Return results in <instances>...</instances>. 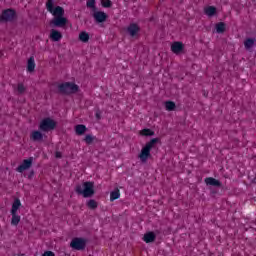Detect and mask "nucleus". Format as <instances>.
<instances>
[{
    "label": "nucleus",
    "mask_w": 256,
    "mask_h": 256,
    "mask_svg": "<svg viewBox=\"0 0 256 256\" xmlns=\"http://www.w3.org/2000/svg\"><path fill=\"white\" fill-rule=\"evenodd\" d=\"M57 127V122L50 117L44 118L39 124V131L47 133L53 131Z\"/></svg>",
    "instance_id": "423d86ee"
},
{
    "label": "nucleus",
    "mask_w": 256,
    "mask_h": 256,
    "mask_svg": "<svg viewBox=\"0 0 256 256\" xmlns=\"http://www.w3.org/2000/svg\"><path fill=\"white\" fill-rule=\"evenodd\" d=\"M142 239L145 243H155V239H157V234L153 231H149L144 234Z\"/></svg>",
    "instance_id": "dca6fc26"
},
{
    "label": "nucleus",
    "mask_w": 256,
    "mask_h": 256,
    "mask_svg": "<svg viewBox=\"0 0 256 256\" xmlns=\"http://www.w3.org/2000/svg\"><path fill=\"white\" fill-rule=\"evenodd\" d=\"M26 70L28 73H33L35 71V57L31 56L27 61Z\"/></svg>",
    "instance_id": "a211bd4d"
},
{
    "label": "nucleus",
    "mask_w": 256,
    "mask_h": 256,
    "mask_svg": "<svg viewBox=\"0 0 256 256\" xmlns=\"http://www.w3.org/2000/svg\"><path fill=\"white\" fill-rule=\"evenodd\" d=\"M204 13L208 17H214L217 14V8L215 6H208L204 9Z\"/></svg>",
    "instance_id": "412c9836"
},
{
    "label": "nucleus",
    "mask_w": 256,
    "mask_h": 256,
    "mask_svg": "<svg viewBox=\"0 0 256 256\" xmlns=\"http://www.w3.org/2000/svg\"><path fill=\"white\" fill-rule=\"evenodd\" d=\"M75 193H77V195H82L84 199L93 197V195H95V182L86 181L82 183V185H76Z\"/></svg>",
    "instance_id": "f257e3e1"
},
{
    "label": "nucleus",
    "mask_w": 256,
    "mask_h": 256,
    "mask_svg": "<svg viewBox=\"0 0 256 256\" xmlns=\"http://www.w3.org/2000/svg\"><path fill=\"white\" fill-rule=\"evenodd\" d=\"M92 17L94 18V20L96 21V23H105V21H107V17H109L107 15V13L103 12V11H94Z\"/></svg>",
    "instance_id": "f8f14e48"
},
{
    "label": "nucleus",
    "mask_w": 256,
    "mask_h": 256,
    "mask_svg": "<svg viewBox=\"0 0 256 256\" xmlns=\"http://www.w3.org/2000/svg\"><path fill=\"white\" fill-rule=\"evenodd\" d=\"M210 193H211V195H217V190H215V189H210Z\"/></svg>",
    "instance_id": "c9c22d12"
},
{
    "label": "nucleus",
    "mask_w": 256,
    "mask_h": 256,
    "mask_svg": "<svg viewBox=\"0 0 256 256\" xmlns=\"http://www.w3.org/2000/svg\"><path fill=\"white\" fill-rule=\"evenodd\" d=\"M33 157H29L28 159H24L21 163V165H19L16 168V171L18 173H23L24 171H27L28 169H31V167L33 166Z\"/></svg>",
    "instance_id": "1a4fd4ad"
},
{
    "label": "nucleus",
    "mask_w": 256,
    "mask_h": 256,
    "mask_svg": "<svg viewBox=\"0 0 256 256\" xmlns=\"http://www.w3.org/2000/svg\"><path fill=\"white\" fill-rule=\"evenodd\" d=\"M121 197V192L119 191V188H116L114 191L110 193V201H117Z\"/></svg>",
    "instance_id": "393cba45"
},
{
    "label": "nucleus",
    "mask_w": 256,
    "mask_h": 256,
    "mask_svg": "<svg viewBox=\"0 0 256 256\" xmlns=\"http://www.w3.org/2000/svg\"><path fill=\"white\" fill-rule=\"evenodd\" d=\"M35 177V170H31L28 174V179H33Z\"/></svg>",
    "instance_id": "72a5a7b5"
},
{
    "label": "nucleus",
    "mask_w": 256,
    "mask_h": 256,
    "mask_svg": "<svg viewBox=\"0 0 256 256\" xmlns=\"http://www.w3.org/2000/svg\"><path fill=\"white\" fill-rule=\"evenodd\" d=\"M97 139V137L91 135V134H87L83 141L85 142L86 145H93V141H95Z\"/></svg>",
    "instance_id": "a878e982"
},
{
    "label": "nucleus",
    "mask_w": 256,
    "mask_h": 256,
    "mask_svg": "<svg viewBox=\"0 0 256 256\" xmlns=\"http://www.w3.org/2000/svg\"><path fill=\"white\" fill-rule=\"evenodd\" d=\"M75 133L76 135H85V133H87V126L83 125V124H78L75 126Z\"/></svg>",
    "instance_id": "aec40b11"
},
{
    "label": "nucleus",
    "mask_w": 256,
    "mask_h": 256,
    "mask_svg": "<svg viewBox=\"0 0 256 256\" xmlns=\"http://www.w3.org/2000/svg\"><path fill=\"white\" fill-rule=\"evenodd\" d=\"M55 157L57 159H61V157H63V155L61 154V152H56Z\"/></svg>",
    "instance_id": "f704fd0d"
},
{
    "label": "nucleus",
    "mask_w": 256,
    "mask_h": 256,
    "mask_svg": "<svg viewBox=\"0 0 256 256\" xmlns=\"http://www.w3.org/2000/svg\"><path fill=\"white\" fill-rule=\"evenodd\" d=\"M255 42H256L255 38H246V40L244 41L245 49L247 51H249L250 49H253V47H255Z\"/></svg>",
    "instance_id": "6ab92c4d"
},
{
    "label": "nucleus",
    "mask_w": 256,
    "mask_h": 256,
    "mask_svg": "<svg viewBox=\"0 0 256 256\" xmlns=\"http://www.w3.org/2000/svg\"><path fill=\"white\" fill-rule=\"evenodd\" d=\"M55 0H48L46 2V9L53 17H63L65 15V9L61 6L54 7Z\"/></svg>",
    "instance_id": "20e7f679"
},
{
    "label": "nucleus",
    "mask_w": 256,
    "mask_h": 256,
    "mask_svg": "<svg viewBox=\"0 0 256 256\" xmlns=\"http://www.w3.org/2000/svg\"><path fill=\"white\" fill-rule=\"evenodd\" d=\"M50 39L51 41L58 42L63 39V34L58 30L52 29L50 31Z\"/></svg>",
    "instance_id": "f3484780"
},
{
    "label": "nucleus",
    "mask_w": 256,
    "mask_h": 256,
    "mask_svg": "<svg viewBox=\"0 0 256 256\" xmlns=\"http://www.w3.org/2000/svg\"><path fill=\"white\" fill-rule=\"evenodd\" d=\"M215 29L216 33L223 34L227 29V24H225V22H219L216 24Z\"/></svg>",
    "instance_id": "4be33fe9"
},
{
    "label": "nucleus",
    "mask_w": 256,
    "mask_h": 256,
    "mask_svg": "<svg viewBox=\"0 0 256 256\" xmlns=\"http://www.w3.org/2000/svg\"><path fill=\"white\" fill-rule=\"evenodd\" d=\"M95 0H87L86 2V7H88V9H92L93 12L97 11V6L95 5Z\"/></svg>",
    "instance_id": "c756f323"
},
{
    "label": "nucleus",
    "mask_w": 256,
    "mask_h": 256,
    "mask_svg": "<svg viewBox=\"0 0 256 256\" xmlns=\"http://www.w3.org/2000/svg\"><path fill=\"white\" fill-rule=\"evenodd\" d=\"M95 117L98 121L101 120V110H96Z\"/></svg>",
    "instance_id": "473e14b6"
},
{
    "label": "nucleus",
    "mask_w": 256,
    "mask_h": 256,
    "mask_svg": "<svg viewBox=\"0 0 256 256\" xmlns=\"http://www.w3.org/2000/svg\"><path fill=\"white\" fill-rule=\"evenodd\" d=\"M60 95H75L79 93V85L73 82H64L58 85V91Z\"/></svg>",
    "instance_id": "f03ea898"
},
{
    "label": "nucleus",
    "mask_w": 256,
    "mask_h": 256,
    "mask_svg": "<svg viewBox=\"0 0 256 256\" xmlns=\"http://www.w3.org/2000/svg\"><path fill=\"white\" fill-rule=\"evenodd\" d=\"M71 249L75 251H83L87 247V239L81 237H75L70 242Z\"/></svg>",
    "instance_id": "0eeeda50"
},
{
    "label": "nucleus",
    "mask_w": 256,
    "mask_h": 256,
    "mask_svg": "<svg viewBox=\"0 0 256 256\" xmlns=\"http://www.w3.org/2000/svg\"><path fill=\"white\" fill-rule=\"evenodd\" d=\"M140 134L144 137H153V135H155V131L149 128H144L143 130H141Z\"/></svg>",
    "instance_id": "cd10ccee"
},
{
    "label": "nucleus",
    "mask_w": 256,
    "mask_h": 256,
    "mask_svg": "<svg viewBox=\"0 0 256 256\" xmlns=\"http://www.w3.org/2000/svg\"><path fill=\"white\" fill-rule=\"evenodd\" d=\"M102 7L109 9L113 7V2H111V0H102Z\"/></svg>",
    "instance_id": "7c9ffc66"
},
{
    "label": "nucleus",
    "mask_w": 256,
    "mask_h": 256,
    "mask_svg": "<svg viewBox=\"0 0 256 256\" xmlns=\"http://www.w3.org/2000/svg\"><path fill=\"white\" fill-rule=\"evenodd\" d=\"M20 207H21V200H19V198H16L10 210V213L12 215L11 225H14L15 227H17V225L21 223V216L17 214V211H19Z\"/></svg>",
    "instance_id": "7ed1b4c3"
},
{
    "label": "nucleus",
    "mask_w": 256,
    "mask_h": 256,
    "mask_svg": "<svg viewBox=\"0 0 256 256\" xmlns=\"http://www.w3.org/2000/svg\"><path fill=\"white\" fill-rule=\"evenodd\" d=\"M204 183L207 187H216L217 189H223V183L214 177H206Z\"/></svg>",
    "instance_id": "9d476101"
},
{
    "label": "nucleus",
    "mask_w": 256,
    "mask_h": 256,
    "mask_svg": "<svg viewBox=\"0 0 256 256\" xmlns=\"http://www.w3.org/2000/svg\"><path fill=\"white\" fill-rule=\"evenodd\" d=\"M183 49H185L183 42H174L171 45V51L172 53H175V55H180V53H183Z\"/></svg>",
    "instance_id": "4468645a"
},
{
    "label": "nucleus",
    "mask_w": 256,
    "mask_h": 256,
    "mask_svg": "<svg viewBox=\"0 0 256 256\" xmlns=\"http://www.w3.org/2000/svg\"><path fill=\"white\" fill-rule=\"evenodd\" d=\"M157 143H161V139L160 138H152L149 142L146 143L145 147H147L148 149H153V147H155L157 145Z\"/></svg>",
    "instance_id": "5701e85b"
},
{
    "label": "nucleus",
    "mask_w": 256,
    "mask_h": 256,
    "mask_svg": "<svg viewBox=\"0 0 256 256\" xmlns=\"http://www.w3.org/2000/svg\"><path fill=\"white\" fill-rule=\"evenodd\" d=\"M138 157L142 163H147V159L151 157V150L147 146H144Z\"/></svg>",
    "instance_id": "ddd939ff"
},
{
    "label": "nucleus",
    "mask_w": 256,
    "mask_h": 256,
    "mask_svg": "<svg viewBox=\"0 0 256 256\" xmlns=\"http://www.w3.org/2000/svg\"><path fill=\"white\" fill-rule=\"evenodd\" d=\"M165 109L166 111H175V109H177V105L175 104V102L168 100L164 103Z\"/></svg>",
    "instance_id": "b1692460"
},
{
    "label": "nucleus",
    "mask_w": 256,
    "mask_h": 256,
    "mask_svg": "<svg viewBox=\"0 0 256 256\" xmlns=\"http://www.w3.org/2000/svg\"><path fill=\"white\" fill-rule=\"evenodd\" d=\"M88 209L95 210L97 207H99V204L94 199H90L86 203Z\"/></svg>",
    "instance_id": "c85d7f7f"
},
{
    "label": "nucleus",
    "mask_w": 256,
    "mask_h": 256,
    "mask_svg": "<svg viewBox=\"0 0 256 256\" xmlns=\"http://www.w3.org/2000/svg\"><path fill=\"white\" fill-rule=\"evenodd\" d=\"M17 18V11L13 8H8L2 11L0 15V23H11Z\"/></svg>",
    "instance_id": "39448f33"
},
{
    "label": "nucleus",
    "mask_w": 256,
    "mask_h": 256,
    "mask_svg": "<svg viewBox=\"0 0 256 256\" xmlns=\"http://www.w3.org/2000/svg\"><path fill=\"white\" fill-rule=\"evenodd\" d=\"M79 41L82 43H89V33L83 31L79 34Z\"/></svg>",
    "instance_id": "bb28decb"
},
{
    "label": "nucleus",
    "mask_w": 256,
    "mask_h": 256,
    "mask_svg": "<svg viewBox=\"0 0 256 256\" xmlns=\"http://www.w3.org/2000/svg\"><path fill=\"white\" fill-rule=\"evenodd\" d=\"M126 33L132 39H137L139 37V33H141V26L137 23H130L126 28Z\"/></svg>",
    "instance_id": "6e6552de"
},
{
    "label": "nucleus",
    "mask_w": 256,
    "mask_h": 256,
    "mask_svg": "<svg viewBox=\"0 0 256 256\" xmlns=\"http://www.w3.org/2000/svg\"><path fill=\"white\" fill-rule=\"evenodd\" d=\"M17 91H18L19 95H23V93H25V91H27V88H25V85H23V83H19L18 87H17Z\"/></svg>",
    "instance_id": "2f4dec72"
},
{
    "label": "nucleus",
    "mask_w": 256,
    "mask_h": 256,
    "mask_svg": "<svg viewBox=\"0 0 256 256\" xmlns=\"http://www.w3.org/2000/svg\"><path fill=\"white\" fill-rule=\"evenodd\" d=\"M67 22L68 20L64 16H56L52 19L50 25L52 27H65V25H67Z\"/></svg>",
    "instance_id": "9b49d317"
},
{
    "label": "nucleus",
    "mask_w": 256,
    "mask_h": 256,
    "mask_svg": "<svg viewBox=\"0 0 256 256\" xmlns=\"http://www.w3.org/2000/svg\"><path fill=\"white\" fill-rule=\"evenodd\" d=\"M30 139L35 143H41L43 141V133L41 132V130H34L30 134Z\"/></svg>",
    "instance_id": "2eb2a0df"
}]
</instances>
